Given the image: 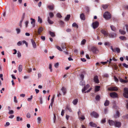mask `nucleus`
<instances>
[{
  "instance_id": "nucleus-5",
  "label": "nucleus",
  "mask_w": 128,
  "mask_h": 128,
  "mask_svg": "<svg viewBox=\"0 0 128 128\" xmlns=\"http://www.w3.org/2000/svg\"><path fill=\"white\" fill-rule=\"evenodd\" d=\"M99 23L98 21H96L92 23V27L93 28L95 29L98 27Z\"/></svg>"
},
{
  "instance_id": "nucleus-45",
  "label": "nucleus",
  "mask_w": 128,
  "mask_h": 128,
  "mask_svg": "<svg viewBox=\"0 0 128 128\" xmlns=\"http://www.w3.org/2000/svg\"><path fill=\"white\" fill-rule=\"evenodd\" d=\"M14 102L16 103H17L18 101L16 100V96H14Z\"/></svg>"
},
{
  "instance_id": "nucleus-15",
  "label": "nucleus",
  "mask_w": 128,
  "mask_h": 128,
  "mask_svg": "<svg viewBox=\"0 0 128 128\" xmlns=\"http://www.w3.org/2000/svg\"><path fill=\"white\" fill-rule=\"evenodd\" d=\"M31 41L34 48H36V45L35 42H34V40L32 39H31Z\"/></svg>"
},
{
  "instance_id": "nucleus-18",
  "label": "nucleus",
  "mask_w": 128,
  "mask_h": 128,
  "mask_svg": "<svg viewBox=\"0 0 128 128\" xmlns=\"http://www.w3.org/2000/svg\"><path fill=\"white\" fill-rule=\"evenodd\" d=\"M61 90L62 91V92L63 93L64 95L66 94V90L65 88L64 87H62V88H61Z\"/></svg>"
},
{
  "instance_id": "nucleus-56",
  "label": "nucleus",
  "mask_w": 128,
  "mask_h": 128,
  "mask_svg": "<svg viewBox=\"0 0 128 128\" xmlns=\"http://www.w3.org/2000/svg\"><path fill=\"white\" fill-rule=\"evenodd\" d=\"M49 68L50 70V71L51 72L52 71V66L51 64H50L49 65Z\"/></svg>"
},
{
  "instance_id": "nucleus-14",
  "label": "nucleus",
  "mask_w": 128,
  "mask_h": 128,
  "mask_svg": "<svg viewBox=\"0 0 128 128\" xmlns=\"http://www.w3.org/2000/svg\"><path fill=\"white\" fill-rule=\"evenodd\" d=\"M80 17L81 20H85V17L84 14L83 13L81 14H80Z\"/></svg>"
},
{
  "instance_id": "nucleus-9",
  "label": "nucleus",
  "mask_w": 128,
  "mask_h": 128,
  "mask_svg": "<svg viewBox=\"0 0 128 128\" xmlns=\"http://www.w3.org/2000/svg\"><path fill=\"white\" fill-rule=\"evenodd\" d=\"M101 32L103 34H104V36H107L108 35V32L106 30H102L101 31Z\"/></svg>"
},
{
  "instance_id": "nucleus-47",
  "label": "nucleus",
  "mask_w": 128,
  "mask_h": 128,
  "mask_svg": "<svg viewBox=\"0 0 128 128\" xmlns=\"http://www.w3.org/2000/svg\"><path fill=\"white\" fill-rule=\"evenodd\" d=\"M122 118L124 119H128V114H127L122 116Z\"/></svg>"
},
{
  "instance_id": "nucleus-61",
  "label": "nucleus",
  "mask_w": 128,
  "mask_h": 128,
  "mask_svg": "<svg viewBox=\"0 0 128 128\" xmlns=\"http://www.w3.org/2000/svg\"><path fill=\"white\" fill-rule=\"evenodd\" d=\"M26 116L28 118H30V115L29 113H28L26 114Z\"/></svg>"
},
{
  "instance_id": "nucleus-13",
  "label": "nucleus",
  "mask_w": 128,
  "mask_h": 128,
  "mask_svg": "<svg viewBox=\"0 0 128 128\" xmlns=\"http://www.w3.org/2000/svg\"><path fill=\"white\" fill-rule=\"evenodd\" d=\"M116 34L114 33H110L109 34V36L110 38H114L116 37Z\"/></svg>"
},
{
  "instance_id": "nucleus-8",
  "label": "nucleus",
  "mask_w": 128,
  "mask_h": 128,
  "mask_svg": "<svg viewBox=\"0 0 128 128\" xmlns=\"http://www.w3.org/2000/svg\"><path fill=\"white\" fill-rule=\"evenodd\" d=\"M118 89L117 87H112L108 88V90L109 91H116Z\"/></svg>"
},
{
  "instance_id": "nucleus-64",
  "label": "nucleus",
  "mask_w": 128,
  "mask_h": 128,
  "mask_svg": "<svg viewBox=\"0 0 128 128\" xmlns=\"http://www.w3.org/2000/svg\"><path fill=\"white\" fill-rule=\"evenodd\" d=\"M28 70L29 72H32V69L31 68H28Z\"/></svg>"
},
{
  "instance_id": "nucleus-62",
  "label": "nucleus",
  "mask_w": 128,
  "mask_h": 128,
  "mask_svg": "<svg viewBox=\"0 0 128 128\" xmlns=\"http://www.w3.org/2000/svg\"><path fill=\"white\" fill-rule=\"evenodd\" d=\"M114 68L115 70H117L118 69V66L116 65H114Z\"/></svg>"
},
{
  "instance_id": "nucleus-19",
  "label": "nucleus",
  "mask_w": 128,
  "mask_h": 128,
  "mask_svg": "<svg viewBox=\"0 0 128 128\" xmlns=\"http://www.w3.org/2000/svg\"><path fill=\"white\" fill-rule=\"evenodd\" d=\"M48 9L51 10H54V5H50L48 6Z\"/></svg>"
},
{
  "instance_id": "nucleus-17",
  "label": "nucleus",
  "mask_w": 128,
  "mask_h": 128,
  "mask_svg": "<svg viewBox=\"0 0 128 128\" xmlns=\"http://www.w3.org/2000/svg\"><path fill=\"white\" fill-rule=\"evenodd\" d=\"M90 125V126L93 127H97V125L92 122H91L89 123Z\"/></svg>"
},
{
  "instance_id": "nucleus-57",
  "label": "nucleus",
  "mask_w": 128,
  "mask_h": 128,
  "mask_svg": "<svg viewBox=\"0 0 128 128\" xmlns=\"http://www.w3.org/2000/svg\"><path fill=\"white\" fill-rule=\"evenodd\" d=\"M79 118L81 119L82 120H83L85 119V118L84 116H82L81 117Z\"/></svg>"
},
{
  "instance_id": "nucleus-55",
  "label": "nucleus",
  "mask_w": 128,
  "mask_h": 128,
  "mask_svg": "<svg viewBox=\"0 0 128 128\" xmlns=\"http://www.w3.org/2000/svg\"><path fill=\"white\" fill-rule=\"evenodd\" d=\"M40 38L43 41L45 39V36H42L40 37Z\"/></svg>"
},
{
  "instance_id": "nucleus-35",
  "label": "nucleus",
  "mask_w": 128,
  "mask_h": 128,
  "mask_svg": "<svg viewBox=\"0 0 128 128\" xmlns=\"http://www.w3.org/2000/svg\"><path fill=\"white\" fill-rule=\"evenodd\" d=\"M54 95L53 96V98H52L51 100V102L50 103V105H51V107L52 108V104L53 102H54Z\"/></svg>"
},
{
  "instance_id": "nucleus-33",
  "label": "nucleus",
  "mask_w": 128,
  "mask_h": 128,
  "mask_svg": "<svg viewBox=\"0 0 128 128\" xmlns=\"http://www.w3.org/2000/svg\"><path fill=\"white\" fill-rule=\"evenodd\" d=\"M72 26L74 27H76L77 28H78V26L76 23H74L72 24Z\"/></svg>"
},
{
  "instance_id": "nucleus-53",
  "label": "nucleus",
  "mask_w": 128,
  "mask_h": 128,
  "mask_svg": "<svg viewBox=\"0 0 128 128\" xmlns=\"http://www.w3.org/2000/svg\"><path fill=\"white\" fill-rule=\"evenodd\" d=\"M82 80H83L84 78V75L82 74H81L80 76Z\"/></svg>"
},
{
  "instance_id": "nucleus-3",
  "label": "nucleus",
  "mask_w": 128,
  "mask_h": 128,
  "mask_svg": "<svg viewBox=\"0 0 128 128\" xmlns=\"http://www.w3.org/2000/svg\"><path fill=\"white\" fill-rule=\"evenodd\" d=\"M88 49L90 51H91L94 54H96L98 51L97 48L94 46L89 48Z\"/></svg>"
},
{
  "instance_id": "nucleus-37",
  "label": "nucleus",
  "mask_w": 128,
  "mask_h": 128,
  "mask_svg": "<svg viewBox=\"0 0 128 128\" xmlns=\"http://www.w3.org/2000/svg\"><path fill=\"white\" fill-rule=\"evenodd\" d=\"M17 120V121H22V118H20L19 116H17L16 118Z\"/></svg>"
},
{
  "instance_id": "nucleus-59",
  "label": "nucleus",
  "mask_w": 128,
  "mask_h": 128,
  "mask_svg": "<svg viewBox=\"0 0 128 128\" xmlns=\"http://www.w3.org/2000/svg\"><path fill=\"white\" fill-rule=\"evenodd\" d=\"M64 110H62V112H61V115L63 116L64 115Z\"/></svg>"
},
{
  "instance_id": "nucleus-48",
  "label": "nucleus",
  "mask_w": 128,
  "mask_h": 128,
  "mask_svg": "<svg viewBox=\"0 0 128 128\" xmlns=\"http://www.w3.org/2000/svg\"><path fill=\"white\" fill-rule=\"evenodd\" d=\"M22 42L21 41H19L17 43V45L18 46H20L22 44Z\"/></svg>"
},
{
  "instance_id": "nucleus-12",
  "label": "nucleus",
  "mask_w": 128,
  "mask_h": 128,
  "mask_svg": "<svg viewBox=\"0 0 128 128\" xmlns=\"http://www.w3.org/2000/svg\"><path fill=\"white\" fill-rule=\"evenodd\" d=\"M94 80L95 83L98 84L99 82V81L98 80V77L97 76H94Z\"/></svg>"
},
{
  "instance_id": "nucleus-63",
  "label": "nucleus",
  "mask_w": 128,
  "mask_h": 128,
  "mask_svg": "<svg viewBox=\"0 0 128 128\" xmlns=\"http://www.w3.org/2000/svg\"><path fill=\"white\" fill-rule=\"evenodd\" d=\"M10 125V123L9 122H6V125H5V126H8Z\"/></svg>"
},
{
  "instance_id": "nucleus-51",
  "label": "nucleus",
  "mask_w": 128,
  "mask_h": 128,
  "mask_svg": "<svg viewBox=\"0 0 128 128\" xmlns=\"http://www.w3.org/2000/svg\"><path fill=\"white\" fill-rule=\"evenodd\" d=\"M22 42L23 44H25L26 45V46H28V44H27V42H26V41L24 40H23L22 41Z\"/></svg>"
},
{
  "instance_id": "nucleus-21",
  "label": "nucleus",
  "mask_w": 128,
  "mask_h": 128,
  "mask_svg": "<svg viewBox=\"0 0 128 128\" xmlns=\"http://www.w3.org/2000/svg\"><path fill=\"white\" fill-rule=\"evenodd\" d=\"M79 84L82 86H84L85 85V81L83 80H82V81L80 82Z\"/></svg>"
},
{
  "instance_id": "nucleus-60",
  "label": "nucleus",
  "mask_w": 128,
  "mask_h": 128,
  "mask_svg": "<svg viewBox=\"0 0 128 128\" xmlns=\"http://www.w3.org/2000/svg\"><path fill=\"white\" fill-rule=\"evenodd\" d=\"M9 111H10L9 112V114H12L14 113V112L13 110H10Z\"/></svg>"
},
{
  "instance_id": "nucleus-1",
  "label": "nucleus",
  "mask_w": 128,
  "mask_h": 128,
  "mask_svg": "<svg viewBox=\"0 0 128 128\" xmlns=\"http://www.w3.org/2000/svg\"><path fill=\"white\" fill-rule=\"evenodd\" d=\"M108 122L109 125L111 126H114L116 127L120 128L121 125V123L117 120H108Z\"/></svg>"
},
{
  "instance_id": "nucleus-50",
  "label": "nucleus",
  "mask_w": 128,
  "mask_h": 128,
  "mask_svg": "<svg viewBox=\"0 0 128 128\" xmlns=\"http://www.w3.org/2000/svg\"><path fill=\"white\" fill-rule=\"evenodd\" d=\"M18 58H20L21 56V54L20 52L19 51H18Z\"/></svg>"
},
{
  "instance_id": "nucleus-49",
  "label": "nucleus",
  "mask_w": 128,
  "mask_h": 128,
  "mask_svg": "<svg viewBox=\"0 0 128 128\" xmlns=\"http://www.w3.org/2000/svg\"><path fill=\"white\" fill-rule=\"evenodd\" d=\"M16 30L17 31V33L18 34H20V30L19 28H16Z\"/></svg>"
},
{
  "instance_id": "nucleus-2",
  "label": "nucleus",
  "mask_w": 128,
  "mask_h": 128,
  "mask_svg": "<svg viewBox=\"0 0 128 128\" xmlns=\"http://www.w3.org/2000/svg\"><path fill=\"white\" fill-rule=\"evenodd\" d=\"M103 16L106 20L109 19L111 18V14L108 12H105Z\"/></svg>"
},
{
  "instance_id": "nucleus-54",
  "label": "nucleus",
  "mask_w": 128,
  "mask_h": 128,
  "mask_svg": "<svg viewBox=\"0 0 128 128\" xmlns=\"http://www.w3.org/2000/svg\"><path fill=\"white\" fill-rule=\"evenodd\" d=\"M106 122V118H103L101 120V122L102 123H105Z\"/></svg>"
},
{
  "instance_id": "nucleus-23",
  "label": "nucleus",
  "mask_w": 128,
  "mask_h": 128,
  "mask_svg": "<svg viewBox=\"0 0 128 128\" xmlns=\"http://www.w3.org/2000/svg\"><path fill=\"white\" fill-rule=\"evenodd\" d=\"M48 21L49 24H53V23H54L53 21L50 20L49 17H48Z\"/></svg>"
},
{
  "instance_id": "nucleus-32",
  "label": "nucleus",
  "mask_w": 128,
  "mask_h": 128,
  "mask_svg": "<svg viewBox=\"0 0 128 128\" xmlns=\"http://www.w3.org/2000/svg\"><path fill=\"white\" fill-rule=\"evenodd\" d=\"M111 30L112 31H115L116 30V27L113 25L110 26Z\"/></svg>"
},
{
  "instance_id": "nucleus-38",
  "label": "nucleus",
  "mask_w": 128,
  "mask_h": 128,
  "mask_svg": "<svg viewBox=\"0 0 128 128\" xmlns=\"http://www.w3.org/2000/svg\"><path fill=\"white\" fill-rule=\"evenodd\" d=\"M38 34H40V27H39L38 29L37 32L36 33V35L37 36Z\"/></svg>"
},
{
  "instance_id": "nucleus-31",
  "label": "nucleus",
  "mask_w": 128,
  "mask_h": 128,
  "mask_svg": "<svg viewBox=\"0 0 128 128\" xmlns=\"http://www.w3.org/2000/svg\"><path fill=\"white\" fill-rule=\"evenodd\" d=\"M70 17V15H67L66 17L65 18H64V20H69Z\"/></svg>"
},
{
  "instance_id": "nucleus-20",
  "label": "nucleus",
  "mask_w": 128,
  "mask_h": 128,
  "mask_svg": "<svg viewBox=\"0 0 128 128\" xmlns=\"http://www.w3.org/2000/svg\"><path fill=\"white\" fill-rule=\"evenodd\" d=\"M49 33L52 37H54L55 36V34L54 32H52L51 31H49Z\"/></svg>"
},
{
  "instance_id": "nucleus-25",
  "label": "nucleus",
  "mask_w": 128,
  "mask_h": 128,
  "mask_svg": "<svg viewBox=\"0 0 128 128\" xmlns=\"http://www.w3.org/2000/svg\"><path fill=\"white\" fill-rule=\"evenodd\" d=\"M115 51V52H116L118 53H119L120 52V50L119 48H116L114 49Z\"/></svg>"
},
{
  "instance_id": "nucleus-39",
  "label": "nucleus",
  "mask_w": 128,
  "mask_h": 128,
  "mask_svg": "<svg viewBox=\"0 0 128 128\" xmlns=\"http://www.w3.org/2000/svg\"><path fill=\"white\" fill-rule=\"evenodd\" d=\"M102 6L103 8L106 9L108 8V5H102Z\"/></svg>"
},
{
  "instance_id": "nucleus-24",
  "label": "nucleus",
  "mask_w": 128,
  "mask_h": 128,
  "mask_svg": "<svg viewBox=\"0 0 128 128\" xmlns=\"http://www.w3.org/2000/svg\"><path fill=\"white\" fill-rule=\"evenodd\" d=\"M109 101L108 100H106L104 103V105L105 106H108L109 104Z\"/></svg>"
},
{
  "instance_id": "nucleus-28",
  "label": "nucleus",
  "mask_w": 128,
  "mask_h": 128,
  "mask_svg": "<svg viewBox=\"0 0 128 128\" xmlns=\"http://www.w3.org/2000/svg\"><path fill=\"white\" fill-rule=\"evenodd\" d=\"M78 102V99H76L73 101L72 103L74 105H76L77 104Z\"/></svg>"
},
{
  "instance_id": "nucleus-16",
  "label": "nucleus",
  "mask_w": 128,
  "mask_h": 128,
  "mask_svg": "<svg viewBox=\"0 0 128 128\" xmlns=\"http://www.w3.org/2000/svg\"><path fill=\"white\" fill-rule=\"evenodd\" d=\"M30 20H32V21L30 22L31 24L32 25L33 27H34L35 26V20L34 19L31 18H30Z\"/></svg>"
},
{
  "instance_id": "nucleus-43",
  "label": "nucleus",
  "mask_w": 128,
  "mask_h": 128,
  "mask_svg": "<svg viewBox=\"0 0 128 128\" xmlns=\"http://www.w3.org/2000/svg\"><path fill=\"white\" fill-rule=\"evenodd\" d=\"M33 98L32 95H31L30 96V97L28 99V100L29 101H31V100Z\"/></svg>"
},
{
  "instance_id": "nucleus-58",
  "label": "nucleus",
  "mask_w": 128,
  "mask_h": 128,
  "mask_svg": "<svg viewBox=\"0 0 128 128\" xmlns=\"http://www.w3.org/2000/svg\"><path fill=\"white\" fill-rule=\"evenodd\" d=\"M108 62V60H107V62H101V64H104V65L105 64H106V63H107Z\"/></svg>"
},
{
  "instance_id": "nucleus-42",
  "label": "nucleus",
  "mask_w": 128,
  "mask_h": 128,
  "mask_svg": "<svg viewBox=\"0 0 128 128\" xmlns=\"http://www.w3.org/2000/svg\"><path fill=\"white\" fill-rule=\"evenodd\" d=\"M59 66V63L58 62H56V63L54 65L55 67L56 68H58Z\"/></svg>"
},
{
  "instance_id": "nucleus-11",
  "label": "nucleus",
  "mask_w": 128,
  "mask_h": 128,
  "mask_svg": "<svg viewBox=\"0 0 128 128\" xmlns=\"http://www.w3.org/2000/svg\"><path fill=\"white\" fill-rule=\"evenodd\" d=\"M120 113L118 111H116V114L114 116V118L116 119L119 117Z\"/></svg>"
},
{
  "instance_id": "nucleus-44",
  "label": "nucleus",
  "mask_w": 128,
  "mask_h": 128,
  "mask_svg": "<svg viewBox=\"0 0 128 128\" xmlns=\"http://www.w3.org/2000/svg\"><path fill=\"white\" fill-rule=\"evenodd\" d=\"M120 80L121 82H122L126 83L127 82V81L126 80H124L122 79H120Z\"/></svg>"
},
{
  "instance_id": "nucleus-46",
  "label": "nucleus",
  "mask_w": 128,
  "mask_h": 128,
  "mask_svg": "<svg viewBox=\"0 0 128 128\" xmlns=\"http://www.w3.org/2000/svg\"><path fill=\"white\" fill-rule=\"evenodd\" d=\"M123 66L125 68H128V65L126 64L125 63H123Z\"/></svg>"
},
{
  "instance_id": "nucleus-52",
  "label": "nucleus",
  "mask_w": 128,
  "mask_h": 128,
  "mask_svg": "<svg viewBox=\"0 0 128 128\" xmlns=\"http://www.w3.org/2000/svg\"><path fill=\"white\" fill-rule=\"evenodd\" d=\"M56 16L57 17L59 18H61L62 17L60 14L59 13H58L57 14Z\"/></svg>"
},
{
  "instance_id": "nucleus-4",
  "label": "nucleus",
  "mask_w": 128,
  "mask_h": 128,
  "mask_svg": "<svg viewBox=\"0 0 128 128\" xmlns=\"http://www.w3.org/2000/svg\"><path fill=\"white\" fill-rule=\"evenodd\" d=\"M124 97L128 98V88L126 87L124 89V93L123 94Z\"/></svg>"
},
{
  "instance_id": "nucleus-26",
  "label": "nucleus",
  "mask_w": 128,
  "mask_h": 128,
  "mask_svg": "<svg viewBox=\"0 0 128 128\" xmlns=\"http://www.w3.org/2000/svg\"><path fill=\"white\" fill-rule=\"evenodd\" d=\"M18 70L19 72H21L22 71V65H20L18 67Z\"/></svg>"
},
{
  "instance_id": "nucleus-41",
  "label": "nucleus",
  "mask_w": 128,
  "mask_h": 128,
  "mask_svg": "<svg viewBox=\"0 0 128 128\" xmlns=\"http://www.w3.org/2000/svg\"><path fill=\"white\" fill-rule=\"evenodd\" d=\"M100 97L99 95H97L96 97V100H99L100 99Z\"/></svg>"
},
{
  "instance_id": "nucleus-10",
  "label": "nucleus",
  "mask_w": 128,
  "mask_h": 128,
  "mask_svg": "<svg viewBox=\"0 0 128 128\" xmlns=\"http://www.w3.org/2000/svg\"><path fill=\"white\" fill-rule=\"evenodd\" d=\"M90 85L88 84L86 86H85L84 88L82 89V92H83L88 89L90 87Z\"/></svg>"
},
{
  "instance_id": "nucleus-29",
  "label": "nucleus",
  "mask_w": 128,
  "mask_h": 128,
  "mask_svg": "<svg viewBox=\"0 0 128 128\" xmlns=\"http://www.w3.org/2000/svg\"><path fill=\"white\" fill-rule=\"evenodd\" d=\"M119 38L122 40H126V38L123 36H121L119 37Z\"/></svg>"
},
{
  "instance_id": "nucleus-36",
  "label": "nucleus",
  "mask_w": 128,
  "mask_h": 128,
  "mask_svg": "<svg viewBox=\"0 0 128 128\" xmlns=\"http://www.w3.org/2000/svg\"><path fill=\"white\" fill-rule=\"evenodd\" d=\"M55 47L56 48V49L62 52V50L60 46H56Z\"/></svg>"
},
{
  "instance_id": "nucleus-27",
  "label": "nucleus",
  "mask_w": 128,
  "mask_h": 128,
  "mask_svg": "<svg viewBox=\"0 0 128 128\" xmlns=\"http://www.w3.org/2000/svg\"><path fill=\"white\" fill-rule=\"evenodd\" d=\"M119 32L122 34H126V32L122 30H119Z\"/></svg>"
},
{
  "instance_id": "nucleus-7",
  "label": "nucleus",
  "mask_w": 128,
  "mask_h": 128,
  "mask_svg": "<svg viewBox=\"0 0 128 128\" xmlns=\"http://www.w3.org/2000/svg\"><path fill=\"white\" fill-rule=\"evenodd\" d=\"M110 96L112 98H116L117 96V94L115 92H111L110 94Z\"/></svg>"
},
{
  "instance_id": "nucleus-40",
  "label": "nucleus",
  "mask_w": 128,
  "mask_h": 128,
  "mask_svg": "<svg viewBox=\"0 0 128 128\" xmlns=\"http://www.w3.org/2000/svg\"><path fill=\"white\" fill-rule=\"evenodd\" d=\"M49 15L51 18L54 16V14L52 12H50L49 13Z\"/></svg>"
},
{
  "instance_id": "nucleus-34",
  "label": "nucleus",
  "mask_w": 128,
  "mask_h": 128,
  "mask_svg": "<svg viewBox=\"0 0 128 128\" xmlns=\"http://www.w3.org/2000/svg\"><path fill=\"white\" fill-rule=\"evenodd\" d=\"M86 40L85 39H83L81 42V45H84L86 43Z\"/></svg>"
},
{
  "instance_id": "nucleus-30",
  "label": "nucleus",
  "mask_w": 128,
  "mask_h": 128,
  "mask_svg": "<svg viewBox=\"0 0 128 128\" xmlns=\"http://www.w3.org/2000/svg\"><path fill=\"white\" fill-rule=\"evenodd\" d=\"M100 86H97L95 87V91H98L100 90Z\"/></svg>"
},
{
  "instance_id": "nucleus-6",
  "label": "nucleus",
  "mask_w": 128,
  "mask_h": 128,
  "mask_svg": "<svg viewBox=\"0 0 128 128\" xmlns=\"http://www.w3.org/2000/svg\"><path fill=\"white\" fill-rule=\"evenodd\" d=\"M90 115L91 116H93L94 117L97 118L99 116L98 114L96 112L93 111L91 112Z\"/></svg>"
},
{
  "instance_id": "nucleus-22",
  "label": "nucleus",
  "mask_w": 128,
  "mask_h": 128,
  "mask_svg": "<svg viewBox=\"0 0 128 128\" xmlns=\"http://www.w3.org/2000/svg\"><path fill=\"white\" fill-rule=\"evenodd\" d=\"M66 109L70 112H72V110L69 105H67L66 106Z\"/></svg>"
}]
</instances>
